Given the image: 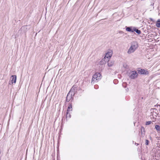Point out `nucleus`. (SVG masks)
<instances>
[{
  "instance_id": "nucleus-1",
  "label": "nucleus",
  "mask_w": 160,
  "mask_h": 160,
  "mask_svg": "<svg viewBox=\"0 0 160 160\" xmlns=\"http://www.w3.org/2000/svg\"><path fill=\"white\" fill-rule=\"evenodd\" d=\"M138 44L137 42H132L131 44V46L128 51V53L130 54L134 52L138 48Z\"/></svg>"
},
{
  "instance_id": "nucleus-2",
  "label": "nucleus",
  "mask_w": 160,
  "mask_h": 160,
  "mask_svg": "<svg viewBox=\"0 0 160 160\" xmlns=\"http://www.w3.org/2000/svg\"><path fill=\"white\" fill-rule=\"evenodd\" d=\"M101 76V75L100 73L97 72L95 73V74L93 75L92 76V82H95L97 80L100 79V76Z\"/></svg>"
},
{
  "instance_id": "nucleus-3",
  "label": "nucleus",
  "mask_w": 160,
  "mask_h": 160,
  "mask_svg": "<svg viewBox=\"0 0 160 160\" xmlns=\"http://www.w3.org/2000/svg\"><path fill=\"white\" fill-rule=\"evenodd\" d=\"M128 75L129 76V77L130 78L134 79L137 78L138 74L137 71H134L131 72L130 73H129Z\"/></svg>"
},
{
  "instance_id": "nucleus-4",
  "label": "nucleus",
  "mask_w": 160,
  "mask_h": 160,
  "mask_svg": "<svg viewBox=\"0 0 160 160\" xmlns=\"http://www.w3.org/2000/svg\"><path fill=\"white\" fill-rule=\"evenodd\" d=\"M17 79V76L16 75H12L10 78V81L9 82V84L11 85L13 83H16Z\"/></svg>"
},
{
  "instance_id": "nucleus-5",
  "label": "nucleus",
  "mask_w": 160,
  "mask_h": 160,
  "mask_svg": "<svg viewBox=\"0 0 160 160\" xmlns=\"http://www.w3.org/2000/svg\"><path fill=\"white\" fill-rule=\"evenodd\" d=\"M138 72V74H140L148 75V71L147 70H145L143 69L139 68L137 70Z\"/></svg>"
},
{
  "instance_id": "nucleus-6",
  "label": "nucleus",
  "mask_w": 160,
  "mask_h": 160,
  "mask_svg": "<svg viewBox=\"0 0 160 160\" xmlns=\"http://www.w3.org/2000/svg\"><path fill=\"white\" fill-rule=\"evenodd\" d=\"M76 91V88L73 86L69 92H70V93L71 94V95H73V96L75 94Z\"/></svg>"
},
{
  "instance_id": "nucleus-7",
  "label": "nucleus",
  "mask_w": 160,
  "mask_h": 160,
  "mask_svg": "<svg viewBox=\"0 0 160 160\" xmlns=\"http://www.w3.org/2000/svg\"><path fill=\"white\" fill-rule=\"evenodd\" d=\"M72 95H71V94L70 93V92H69L68 94L67 97L66 101L67 102H69L71 99L72 98Z\"/></svg>"
},
{
  "instance_id": "nucleus-8",
  "label": "nucleus",
  "mask_w": 160,
  "mask_h": 160,
  "mask_svg": "<svg viewBox=\"0 0 160 160\" xmlns=\"http://www.w3.org/2000/svg\"><path fill=\"white\" fill-rule=\"evenodd\" d=\"M126 30L128 32H133V28H132V27H126Z\"/></svg>"
},
{
  "instance_id": "nucleus-9",
  "label": "nucleus",
  "mask_w": 160,
  "mask_h": 160,
  "mask_svg": "<svg viewBox=\"0 0 160 160\" xmlns=\"http://www.w3.org/2000/svg\"><path fill=\"white\" fill-rule=\"evenodd\" d=\"M112 56V54L111 52H108L105 55L104 58H107L108 59L110 58Z\"/></svg>"
},
{
  "instance_id": "nucleus-10",
  "label": "nucleus",
  "mask_w": 160,
  "mask_h": 160,
  "mask_svg": "<svg viewBox=\"0 0 160 160\" xmlns=\"http://www.w3.org/2000/svg\"><path fill=\"white\" fill-rule=\"evenodd\" d=\"M114 63V61H113L108 60V66L111 67L112 66Z\"/></svg>"
},
{
  "instance_id": "nucleus-11",
  "label": "nucleus",
  "mask_w": 160,
  "mask_h": 160,
  "mask_svg": "<svg viewBox=\"0 0 160 160\" xmlns=\"http://www.w3.org/2000/svg\"><path fill=\"white\" fill-rule=\"evenodd\" d=\"M155 128L156 129L157 132L160 133V126L158 125H156L155 126Z\"/></svg>"
},
{
  "instance_id": "nucleus-12",
  "label": "nucleus",
  "mask_w": 160,
  "mask_h": 160,
  "mask_svg": "<svg viewBox=\"0 0 160 160\" xmlns=\"http://www.w3.org/2000/svg\"><path fill=\"white\" fill-rule=\"evenodd\" d=\"M133 32L135 31L138 34H140L141 33V31L140 30L136 29L135 27H133Z\"/></svg>"
},
{
  "instance_id": "nucleus-13",
  "label": "nucleus",
  "mask_w": 160,
  "mask_h": 160,
  "mask_svg": "<svg viewBox=\"0 0 160 160\" xmlns=\"http://www.w3.org/2000/svg\"><path fill=\"white\" fill-rule=\"evenodd\" d=\"M141 131L142 135H144L145 134V130L144 128L143 127H142L141 128Z\"/></svg>"
},
{
  "instance_id": "nucleus-14",
  "label": "nucleus",
  "mask_w": 160,
  "mask_h": 160,
  "mask_svg": "<svg viewBox=\"0 0 160 160\" xmlns=\"http://www.w3.org/2000/svg\"><path fill=\"white\" fill-rule=\"evenodd\" d=\"M156 26L158 28H160V19H158L157 20Z\"/></svg>"
},
{
  "instance_id": "nucleus-15",
  "label": "nucleus",
  "mask_w": 160,
  "mask_h": 160,
  "mask_svg": "<svg viewBox=\"0 0 160 160\" xmlns=\"http://www.w3.org/2000/svg\"><path fill=\"white\" fill-rule=\"evenodd\" d=\"M71 116L70 114L68 112H67L66 118V119L69 118H71Z\"/></svg>"
},
{
  "instance_id": "nucleus-16",
  "label": "nucleus",
  "mask_w": 160,
  "mask_h": 160,
  "mask_svg": "<svg viewBox=\"0 0 160 160\" xmlns=\"http://www.w3.org/2000/svg\"><path fill=\"white\" fill-rule=\"evenodd\" d=\"M152 122L151 121H149L146 122V125H150Z\"/></svg>"
},
{
  "instance_id": "nucleus-17",
  "label": "nucleus",
  "mask_w": 160,
  "mask_h": 160,
  "mask_svg": "<svg viewBox=\"0 0 160 160\" xmlns=\"http://www.w3.org/2000/svg\"><path fill=\"white\" fill-rule=\"evenodd\" d=\"M68 109H70V108H72V105L71 103H70L68 107Z\"/></svg>"
},
{
  "instance_id": "nucleus-18",
  "label": "nucleus",
  "mask_w": 160,
  "mask_h": 160,
  "mask_svg": "<svg viewBox=\"0 0 160 160\" xmlns=\"http://www.w3.org/2000/svg\"><path fill=\"white\" fill-rule=\"evenodd\" d=\"M149 141L147 139L145 141V144L146 145H148V144H149Z\"/></svg>"
},
{
  "instance_id": "nucleus-19",
  "label": "nucleus",
  "mask_w": 160,
  "mask_h": 160,
  "mask_svg": "<svg viewBox=\"0 0 160 160\" xmlns=\"http://www.w3.org/2000/svg\"><path fill=\"white\" fill-rule=\"evenodd\" d=\"M154 3L153 2L152 3H151V5H150V6H152V8H154V7H153V5H154Z\"/></svg>"
},
{
  "instance_id": "nucleus-20",
  "label": "nucleus",
  "mask_w": 160,
  "mask_h": 160,
  "mask_svg": "<svg viewBox=\"0 0 160 160\" xmlns=\"http://www.w3.org/2000/svg\"><path fill=\"white\" fill-rule=\"evenodd\" d=\"M149 19L151 21H152V22H154V21L153 20V19L152 18H149Z\"/></svg>"
},
{
  "instance_id": "nucleus-21",
  "label": "nucleus",
  "mask_w": 160,
  "mask_h": 160,
  "mask_svg": "<svg viewBox=\"0 0 160 160\" xmlns=\"http://www.w3.org/2000/svg\"><path fill=\"white\" fill-rule=\"evenodd\" d=\"M70 111V109H68V108L67 109V112H69Z\"/></svg>"
},
{
  "instance_id": "nucleus-22",
  "label": "nucleus",
  "mask_w": 160,
  "mask_h": 160,
  "mask_svg": "<svg viewBox=\"0 0 160 160\" xmlns=\"http://www.w3.org/2000/svg\"><path fill=\"white\" fill-rule=\"evenodd\" d=\"M135 145H136L137 146H138V144L137 143H135Z\"/></svg>"
}]
</instances>
